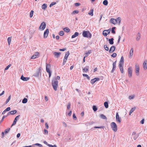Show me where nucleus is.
Masks as SVG:
<instances>
[{
    "instance_id": "obj_20",
    "label": "nucleus",
    "mask_w": 147,
    "mask_h": 147,
    "mask_svg": "<svg viewBox=\"0 0 147 147\" xmlns=\"http://www.w3.org/2000/svg\"><path fill=\"white\" fill-rule=\"evenodd\" d=\"M133 49L131 48L129 52V57L130 58H131L132 57L133 55Z\"/></svg>"
},
{
    "instance_id": "obj_62",
    "label": "nucleus",
    "mask_w": 147,
    "mask_h": 147,
    "mask_svg": "<svg viewBox=\"0 0 147 147\" xmlns=\"http://www.w3.org/2000/svg\"><path fill=\"white\" fill-rule=\"evenodd\" d=\"M73 118L75 120H76L77 119V118H76V116L75 114L74 113L73 115Z\"/></svg>"
},
{
    "instance_id": "obj_14",
    "label": "nucleus",
    "mask_w": 147,
    "mask_h": 147,
    "mask_svg": "<svg viewBox=\"0 0 147 147\" xmlns=\"http://www.w3.org/2000/svg\"><path fill=\"white\" fill-rule=\"evenodd\" d=\"M123 63L124 58L123 56H122L121 57V59L119 61V66L121 67L123 65Z\"/></svg>"
},
{
    "instance_id": "obj_4",
    "label": "nucleus",
    "mask_w": 147,
    "mask_h": 147,
    "mask_svg": "<svg viewBox=\"0 0 147 147\" xmlns=\"http://www.w3.org/2000/svg\"><path fill=\"white\" fill-rule=\"evenodd\" d=\"M51 67V65L50 64H47L46 70L49 74V77L50 78L51 75V71L50 70V68Z\"/></svg>"
},
{
    "instance_id": "obj_47",
    "label": "nucleus",
    "mask_w": 147,
    "mask_h": 147,
    "mask_svg": "<svg viewBox=\"0 0 147 147\" xmlns=\"http://www.w3.org/2000/svg\"><path fill=\"white\" fill-rule=\"evenodd\" d=\"M134 96H135L134 95H132L129 96V100H131V99H133L134 98Z\"/></svg>"
},
{
    "instance_id": "obj_46",
    "label": "nucleus",
    "mask_w": 147,
    "mask_h": 147,
    "mask_svg": "<svg viewBox=\"0 0 147 147\" xmlns=\"http://www.w3.org/2000/svg\"><path fill=\"white\" fill-rule=\"evenodd\" d=\"M115 27H113L111 29V32L113 34L115 33V31L114 30L115 29Z\"/></svg>"
},
{
    "instance_id": "obj_16",
    "label": "nucleus",
    "mask_w": 147,
    "mask_h": 147,
    "mask_svg": "<svg viewBox=\"0 0 147 147\" xmlns=\"http://www.w3.org/2000/svg\"><path fill=\"white\" fill-rule=\"evenodd\" d=\"M143 66L144 69L146 70L147 69V61L144 60L143 64Z\"/></svg>"
},
{
    "instance_id": "obj_60",
    "label": "nucleus",
    "mask_w": 147,
    "mask_h": 147,
    "mask_svg": "<svg viewBox=\"0 0 147 147\" xmlns=\"http://www.w3.org/2000/svg\"><path fill=\"white\" fill-rule=\"evenodd\" d=\"M8 115H4L3 116V117L1 120V122H2L4 120V119L7 117Z\"/></svg>"
},
{
    "instance_id": "obj_11",
    "label": "nucleus",
    "mask_w": 147,
    "mask_h": 147,
    "mask_svg": "<svg viewBox=\"0 0 147 147\" xmlns=\"http://www.w3.org/2000/svg\"><path fill=\"white\" fill-rule=\"evenodd\" d=\"M128 76L129 78L132 76V70L131 67H129L128 70Z\"/></svg>"
},
{
    "instance_id": "obj_9",
    "label": "nucleus",
    "mask_w": 147,
    "mask_h": 147,
    "mask_svg": "<svg viewBox=\"0 0 147 147\" xmlns=\"http://www.w3.org/2000/svg\"><path fill=\"white\" fill-rule=\"evenodd\" d=\"M111 32L110 29H109L107 30H104L102 34L105 36H106L108 34H109Z\"/></svg>"
},
{
    "instance_id": "obj_28",
    "label": "nucleus",
    "mask_w": 147,
    "mask_h": 147,
    "mask_svg": "<svg viewBox=\"0 0 147 147\" xmlns=\"http://www.w3.org/2000/svg\"><path fill=\"white\" fill-rule=\"evenodd\" d=\"M136 108L135 107H134L131 108L129 112V115H131V114L135 111Z\"/></svg>"
},
{
    "instance_id": "obj_34",
    "label": "nucleus",
    "mask_w": 147,
    "mask_h": 147,
    "mask_svg": "<svg viewBox=\"0 0 147 147\" xmlns=\"http://www.w3.org/2000/svg\"><path fill=\"white\" fill-rule=\"evenodd\" d=\"M94 10L93 9H91L90 10V11L89 12L88 14L89 15H90L91 16H93V12Z\"/></svg>"
},
{
    "instance_id": "obj_25",
    "label": "nucleus",
    "mask_w": 147,
    "mask_h": 147,
    "mask_svg": "<svg viewBox=\"0 0 147 147\" xmlns=\"http://www.w3.org/2000/svg\"><path fill=\"white\" fill-rule=\"evenodd\" d=\"M114 39L113 38H112L111 39H109V43L110 45H113L114 43L113 40Z\"/></svg>"
},
{
    "instance_id": "obj_19",
    "label": "nucleus",
    "mask_w": 147,
    "mask_h": 147,
    "mask_svg": "<svg viewBox=\"0 0 147 147\" xmlns=\"http://www.w3.org/2000/svg\"><path fill=\"white\" fill-rule=\"evenodd\" d=\"M115 47L114 46H112L109 50V52L110 53H113L115 50Z\"/></svg>"
},
{
    "instance_id": "obj_30",
    "label": "nucleus",
    "mask_w": 147,
    "mask_h": 147,
    "mask_svg": "<svg viewBox=\"0 0 147 147\" xmlns=\"http://www.w3.org/2000/svg\"><path fill=\"white\" fill-rule=\"evenodd\" d=\"M47 5L46 4H44L42 6V9L45 10L47 8Z\"/></svg>"
},
{
    "instance_id": "obj_23",
    "label": "nucleus",
    "mask_w": 147,
    "mask_h": 147,
    "mask_svg": "<svg viewBox=\"0 0 147 147\" xmlns=\"http://www.w3.org/2000/svg\"><path fill=\"white\" fill-rule=\"evenodd\" d=\"M141 37V34L140 33H138L137 36L136 38V40L137 41H139L140 38Z\"/></svg>"
},
{
    "instance_id": "obj_12",
    "label": "nucleus",
    "mask_w": 147,
    "mask_h": 147,
    "mask_svg": "<svg viewBox=\"0 0 147 147\" xmlns=\"http://www.w3.org/2000/svg\"><path fill=\"white\" fill-rule=\"evenodd\" d=\"M49 33V30L47 29L44 32V33L43 37L44 38H46L48 36Z\"/></svg>"
},
{
    "instance_id": "obj_37",
    "label": "nucleus",
    "mask_w": 147,
    "mask_h": 147,
    "mask_svg": "<svg viewBox=\"0 0 147 147\" xmlns=\"http://www.w3.org/2000/svg\"><path fill=\"white\" fill-rule=\"evenodd\" d=\"M119 69L120 70V71L121 73H123V65H122L121 67L119 66Z\"/></svg>"
},
{
    "instance_id": "obj_17",
    "label": "nucleus",
    "mask_w": 147,
    "mask_h": 147,
    "mask_svg": "<svg viewBox=\"0 0 147 147\" xmlns=\"http://www.w3.org/2000/svg\"><path fill=\"white\" fill-rule=\"evenodd\" d=\"M100 79L98 78H95L91 80V83L92 84H94L95 82L99 80Z\"/></svg>"
},
{
    "instance_id": "obj_58",
    "label": "nucleus",
    "mask_w": 147,
    "mask_h": 147,
    "mask_svg": "<svg viewBox=\"0 0 147 147\" xmlns=\"http://www.w3.org/2000/svg\"><path fill=\"white\" fill-rule=\"evenodd\" d=\"M11 65L9 64V65H8L5 69V70H7L9 67L11 66Z\"/></svg>"
},
{
    "instance_id": "obj_38",
    "label": "nucleus",
    "mask_w": 147,
    "mask_h": 147,
    "mask_svg": "<svg viewBox=\"0 0 147 147\" xmlns=\"http://www.w3.org/2000/svg\"><path fill=\"white\" fill-rule=\"evenodd\" d=\"M92 108L93 111L95 112L97 110V108L96 106L93 105L92 107Z\"/></svg>"
},
{
    "instance_id": "obj_49",
    "label": "nucleus",
    "mask_w": 147,
    "mask_h": 147,
    "mask_svg": "<svg viewBox=\"0 0 147 147\" xmlns=\"http://www.w3.org/2000/svg\"><path fill=\"white\" fill-rule=\"evenodd\" d=\"M71 104L70 102L68 103L67 106V108L68 110H69L70 108Z\"/></svg>"
},
{
    "instance_id": "obj_3",
    "label": "nucleus",
    "mask_w": 147,
    "mask_h": 147,
    "mask_svg": "<svg viewBox=\"0 0 147 147\" xmlns=\"http://www.w3.org/2000/svg\"><path fill=\"white\" fill-rule=\"evenodd\" d=\"M111 126L112 130L114 132H116L117 130V126L116 123L114 122L111 123Z\"/></svg>"
},
{
    "instance_id": "obj_5",
    "label": "nucleus",
    "mask_w": 147,
    "mask_h": 147,
    "mask_svg": "<svg viewBox=\"0 0 147 147\" xmlns=\"http://www.w3.org/2000/svg\"><path fill=\"white\" fill-rule=\"evenodd\" d=\"M41 69L40 68L38 69L36 72L34 74L33 76L35 77H38L40 75H41Z\"/></svg>"
},
{
    "instance_id": "obj_36",
    "label": "nucleus",
    "mask_w": 147,
    "mask_h": 147,
    "mask_svg": "<svg viewBox=\"0 0 147 147\" xmlns=\"http://www.w3.org/2000/svg\"><path fill=\"white\" fill-rule=\"evenodd\" d=\"M91 53V51L90 50L88 51V52L85 53V56L86 57H87L88 55Z\"/></svg>"
},
{
    "instance_id": "obj_42",
    "label": "nucleus",
    "mask_w": 147,
    "mask_h": 147,
    "mask_svg": "<svg viewBox=\"0 0 147 147\" xmlns=\"http://www.w3.org/2000/svg\"><path fill=\"white\" fill-rule=\"evenodd\" d=\"M108 1L107 0H105L103 2V4L105 5H107L108 4Z\"/></svg>"
},
{
    "instance_id": "obj_1",
    "label": "nucleus",
    "mask_w": 147,
    "mask_h": 147,
    "mask_svg": "<svg viewBox=\"0 0 147 147\" xmlns=\"http://www.w3.org/2000/svg\"><path fill=\"white\" fill-rule=\"evenodd\" d=\"M58 81L56 80L55 78L53 79L52 82V85L54 90L56 91L58 87Z\"/></svg>"
},
{
    "instance_id": "obj_22",
    "label": "nucleus",
    "mask_w": 147,
    "mask_h": 147,
    "mask_svg": "<svg viewBox=\"0 0 147 147\" xmlns=\"http://www.w3.org/2000/svg\"><path fill=\"white\" fill-rule=\"evenodd\" d=\"M29 79V78L24 77L23 76H22L21 77V79L24 81H27Z\"/></svg>"
},
{
    "instance_id": "obj_59",
    "label": "nucleus",
    "mask_w": 147,
    "mask_h": 147,
    "mask_svg": "<svg viewBox=\"0 0 147 147\" xmlns=\"http://www.w3.org/2000/svg\"><path fill=\"white\" fill-rule=\"evenodd\" d=\"M48 146H49V147H57V146L55 145H53L51 144H48Z\"/></svg>"
},
{
    "instance_id": "obj_53",
    "label": "nucleus",
    "mask_w": 147,
    "mask_h": 147,
    "mask_svg": "<svg viewBox=\"0 0 147 147\" xmlns=\"http://www.w3.org/2000/svg\"><path fill=\"white\" fill-rule=\"evenodd\" d=\"M34 145L36 146H38L40 147H42V144H38V143L35 144H34Z\"/></svg>"
},
{
    "instance_id": "obj_29",
    "label": "nucleus",
    "mask_w": 147,
    "mask_h": 147,
    "mask_svg": "<svg viewBox=\"0 0 147 147\" xmlns=\"http://www.w3.org/2000/svg\"><path fill=\"white\" fill-rule=\"evenodd\" d=\"M100 117L103 119H106V120H107V118L103 114H101L100 115Z\"/></svg>"
},
{
    "instance_id": "obj_18",
    "label": "nucleus",
    "mask_w": 147,
    "mask_h": 147,
    "mask_svg": "<svg viewBox=\"0 0 147 147\" xmlns=\"http://www.w3.org/2000/svg\"><path fill=\"white\" fill-rule=\"evenodd\" d=\"M17 111L16 110L11 111L8 113L7 115H14L16 113Z\"/></svg>"
},
{
    "instance_id": "obj_45",
    "label": "nucleus",
    "mask_w": 147,
    "mask_h": 147,
    "mask_svg": "<svg viewBox=\"0 0 147 147\" xmlns=\"http://www.w3.org/2000/svg\"><path fill=\"white\" fill-rule=\"evenodd\" d=\"M83 76L86 77L88 80H90V77L87 74H83Z\"/></svg>"
},
{
    "instance_id": "obj_41",
    "label": "nucleus",
    "mask_w": 147,
    "mask_h": 147,
    "mask_svg": "<svg viewBox=\"0 0 147 147\" xmlns=\"http://www.w3.org/2000/svg\"><path fill=\"white\" fill-rule=\"evenodd\" d=\"M27 99L26 98H24L22 101L23 103H26L27 102Z\"/></svg>"
},
{
    "instance_id": "obj_64",
    "label": "nucleus",
    "mask_w": 147,
    "mask_h": 147,
    "mask_svg": "<svg viewBox=\"0 0 147 147\" xmlns=\"http://www.w3.org/2000/svg\"><path fill=\"white\" fill-rule=\"evenodd\" d=\"M16 122H17L16 121L14 120L13 123V124H12V125H11V127H12L13 126L15 125L16 123Z\"/></svg>"
},
{
    "instance_id": "obj_55",
    "label": "nucleus",
    "mask_w": 147,
    "mask_h": 147,
    "mask_svg": "<svg viewBox=\"0 0 147 147\" xmlns=\"http://www.w3.org/2000/svg\"><path fill=\"white\" fill-rule=\"evenodd\" d=\"M67 58H64V59H63V65H64L65 64V63L67 61Z\"/></svg>"
},
{
    "instance_id": "obj_56",
    "label": "nucleus",
    "mask_w": 147,
    "mask_h": 147,
    "mask_svg": "<svg viewBox=\"0 0 147 147\" xmlns=\"http://www.w3.org/2000/svg\"><path fill=\"white\" fill-rule=\"evenodd\" d=\"M117 56V54L115 53H113L111 55V57H115Z\"/></svg>"
},
{
    "instance_id": "obj_31",
    "label": "nucleus",
    "mask_w": 147,
    "mask_h": 147,
    "mask_svg": "<svg viewBox=\"0 0 147 147\" xmlns=\"http://www.w3.org/2000/svg\"><path fill=\"white\" fill-rule=\"evenodd\" d=\"M69 55V51L66 52L65 53V56L64 57V58H67H67H68Z\"/></svg>"
},
{
    "instance_id": "obj_6",
    "label": "nucleus",
    "mask_w": 147,
    "mask_h": 147,
    "mask_svg": "<svg viewBox=\"0 0 147 147\" xmlns=\"http://www.w3.org/2000/svg\"><path fill=\"white\" fill-rule=\"evenodd\" d=\"M140 68L139 65L137 64H136L135 65V73L136 75L138 76L139 75Z\"/></svg>"
},
{
    "instance_id": "obj_44",
    "label": "nucleus",
    "mask_w": 147,
    "mask_h": 147,
    "mask_svg": "<svg viewBox=\"0 0 147 147\" xmlns=\"http://www.w3.org/2000/svg\"><path fill=\"white\" fill-rule=\"evenodd\" d=\"M79 13V11L77 10H75L72 13V14H77Z\"/></svg>"
},
{
    "instance_id": "obj_13",
    "label": "nucleus",
    "mask_w": 147,
    "mask_h": 147,
    "mask_svg": "<svg viewBox=\"0 0 147 147\" xmlns=\"http://www.w3.org/2000/svg\"><path fill=\"white\" fill-rule=\"evenodd\" d=\"M133 138L134 140H136L139 136L138 134H136L135 132H134L132 134Z\"/></svg>"
},
{
    "instance_id": "obj_50",
    "label": "nucleus",
    "mask_w": 147,
    "mask_h": 147,
    "mask_svg": "<svg viewBox=\"0 0 147 147\" xmlns=\"http://www.w3.org/2000/svg\"><path fill=\"white\" fill-rule=\"evenodd\" d=\"M116 61H115L113 63V68L115 69L116 68Z\"/></svg>"
},
{
    "instance_id": "obj_51",
    "label": "nucleus",
    "mask_w": 147,
    "mask_h": 147,
    "mask_svg": "<svg viewBox=\"0 0 147 147\" xmlns=\"http://www.w3.org/2000/svg\"><path fill=\"white\" fill-rule=\"evenodd\" d=\"M64 34V32L63 31H61L59 32V35L60 36H63Z\"/></svg>"
},
{
    "instance_id": "obj_48",
    "label": "nucleus",
    "mask_w": 147,
    "mask_h": 147,
    "mask_svg": "<svg viewBox=\"0 0 147 147\" xmlns=\"http://www.w3.org/2000/svg\"><path fill=\"white\" fill-rule=\"evenodd\" d=\"M11 98V95H10L9 96L7 100H6V101L5 102V104H7L8 102L9 101V100H10Z\"/></svg>"
},
{
    "instance_id": "obj_43",
    "label": "nucleus",
    "mask_w": 147,
    "mask_h": 147,
    "mask_svg": "<svg viewBox=\"0 0 147 147\" xmlns=\"http://www.w3.org/2000/svg\"><path fill=\"white\" fill-rule=\"evenodd\" d=\"M56 4V3L55 2H52L49 5L50 7H51L53 6V5H55Z\"/></svg>"
},
{
    "instance_id": "obj_7",
    "label": "nucleus",
    "mask_w": 147,
    "mask_h": 147,
    "mask_svg": "<svg viewBox=\"0 0 147 147\" xmlns=\"http://www.w3.org/2000/svg\"><path fill=\"white\" fill-rule=\"evenodd\" d=\"M46 24L45 22H42L40 25V26L39 28V29L41 31L43 30L46 27Z\"/></svg>"
},
{
    "instance_id": "obj_39",
    "label": "nucleus",
    "mask_w": 147,
    "mask_h": 147,
    "mask_svg": "<svg viewBox=\"0 0 147 147\" xmlns=\"http://www.w3.org/2000/svg\"><path fill=\"white\" fill-rule=\"evenodd\" d=\"M34 11L33 10H31L30 11V18H31L32 17L33 15Z\"/></svg>"
},
{
    "instance_id": "obj_21",
    "label": "nucleus",
    "mask_w": 147,
    "mask_h": 147,
    "mask_svg": "<svg viewBox=\"0 0 147 147\" xmlns=\"http://www.w3.org/2000/svg\"><path fill=\"white\" fill-rule=\"evenodd\" d=\"M116 19L113 18H111L110 20V22L111 23L114 24H116Z\"/></svg>"
},
{
    "instance_id": "obj_32",
    "label": "nucleus",
    "mask_w": 147,
    "mask_h": 147,
    "mask_svg": "<svg viewBox=\"0 0 147 147\" xmlns=\"http://www.w3.org/2000/svg\"><path fill=\"white\" fill-rule=\"evenodd\" d=\"M64 31L67 32H69L70 31V29L67 27H65L63 29Z\"/></svg>"
},
{
    "instance_id": "obj_8",
    "label": "nucleus",
    "mask_w": 147,
    "mask_h": 147,
    "mask_svg": "<svg viewBox=\"0 0 147 147\" xmlns=\"http://www.w3.org/2000/svg\"><path fill=\"white\" fill-rule=\"evenodd\" d=\"M40 53L39 52H35L34 54L32 56L31 59H34L38 58L39 57Z\"/></svg>"
},
{
    "instance_id": "obj_57",
    "label": "nucleus",
    "mask_w": 147,
    "mask_h": 147,
    "mask_svg": "<svg viewBox=\"0 0 147 147\" xmlns=\"http://www.w3.org/2000/svg\"><path fill=\"white\" fill-rule=\"evenodd\" d=\"M62 123L63 124V126L65 127H67V124L64 122H62Z\"/></svg>"
},
{
    "instance_id": "obj_2",
    "label": "nucleus",
    "mask_w": 147,
    "mask_h": 147,
    "mask_svg": "<svg viewBox=\"0 0 147 147\" xmlns=\"http://www.w3.org/2000/svg\"><path fill=\"white\" fill-rule=\"evenodd\" d=\"M82 35L84 37L89 38H91L92 36L91 33L88 31H84L82 32Z\"/></svg>"
},
{
    "instance_id": "obj_52",
    "label": "nucleus",
    "mask_w": 147,
    "mask_h": 147,
    "mask_svg": "<svg viewBox=\"0 0 147 147\" xmlns=\"http://www.w3.org/2000/svg\"><path fill=\"white\" fill-rule=\"evenodd\" d=\"M104 48L105 50L107 51L109 50V48L107 47V45H105L104 46Z\"/></svg>"
},
{
    "instance_id": "obj_61",
    "label": "nucleus",
    "mask_w": 147,
    "mask_h": 147,
    "mask_svg": "<svg viewBox=\"0 0 147 147\" xmlns=\"http://www.w3.org/2000/svg\"><path fill=\"white\" fill-rule=\"evenodd\" d=\"M80 3H76L75 4V6L77 7L80 6Z\"/></svg>"
},
{
    "instance_id": "obj_33",
    "label": "nucleus",
    "mask_w": 147,
    "mask_h": 147,
    "mask_svg": "<svg viewBox=\"0 0 147 147\" xmlns=\"http://www.w3.org/2000/svg\"><path fill=\"white\" fill-rule=\"evenodd\" d=\"M11 37H9L7 39V41L8 42L9 45H10L11 42Z\"/></svg>"
},
{
    "instance_id": "obj_35",
    "label": "nucleus",
    "mask_w": 147,
    "mask_h": 147,
    "mask_svg": "<svg viewBox=\"0 0 147 147\" xmlns=\"http://www.w3.org/2000/svg\"><path fill=\"white\" fill-rule=\"evenodd\" d=\"M10 129V128H8L7 129H5L4 131L5 134H6L8 133L9 132Z\"/></svg>"
},
{
    "instance_id": "obj_27",
    "label": "nucleus",
    "mask_w": 147,
    "mask_h": 147,
    "mask_svg": "<svg viewBox=\"0 0 147 147\" xmlns=\"http://www.w3.org/2000/svg\"><path fill=\"white\" fill-rule=\"evenodd\" d=\"M121 20V18L120 17L118 18L117 19H116V23H118L119 24L120 23Z\"/></svg>"
},
{
    "instance_id": "obj_54",
    "label": "nucleus",
    "mask_w": 147,
    "mask_h": 147,
    "mask_svg": "<svg viewBox=\"0 0 147 147\" xmlns=\"http://www.w3.org/2000/svg\"><path fill=\"white\" fill-rule=\"evenodd\" d=\"M20 116V115H19L17 116H16V118H15V119H14V120L15 121H17V120L19 118V117Z\"/></svg>"
},
{
    "instance_id": "obj_63",
    "label": "nucleus",
    "mask_w": 147,
    "mask_h": 147,
    "mask_svg": "<svg viewBox=\"0 0 147 147\" xmlns=\"http://www.w3.org/2000/svg\"><path fill=\"white\" fill-rule=\"evenodd\" d=\"M4 134H5V133L4 132H2V133H1V138H3L4 137Z\"/></svg>"
},
{
    "instance_id": "obj_24",
    "label": "nucleus",
    "mask_w": 147,
    "mask_h": 147,
    "mask_svg": "<svg viewBox=\"0 0 147 147\" xmlns=\"http://www.w3.org/2000/svg\"><path fill=\"white\" fill-rule=\"evenodd\" d=\"M89 68V67L87 66H86L83 69V72H86L88 70V69Z\"/></svg>"
},
{
    "instance_id": "obj_15",
    "label": "nucleus",
    "mask_w": 147,
    "mask_h": 147,
    "mask_svg": "<svg viewBox=\"0 0 147 147\" xmlns=\"http://www.w3.org/2000/svg\"><path fill=\"white\" fill-rule=\"evenodd\" d=\"M61 54L60 52H54L53 53L54 57L56 58H58L60 57Z\"/></svg>"
},
{
    "instance_id": "obj_40",
    "label": "nucleus",
    "mask_w": 147,
    "mask_h": 147,
    "mask_svg": "<svg viewBox=\"0 0 147 147\" xmlns=\"http://www.w3.org/2000/svg\"><path fill=\"white\" fill-rule=\"evenodd\" d=\"M104 105L106 108H107L108 107V104L107 102H104Z\"/></svg>"
},
{
    "instance_id": "obj_26",
    "label": "nucleus",
    "mask_w": 147,
    "mask_h": 147,
    "mask_svg": "<svg viewBox=\"0 0 147 147\" xmlns=\"http://www.w3.org/2000/svg\"><path fill=\"white\" fill-rule=\"evenodd\" d=\"M78 34H78V32H76L74 35H73L72 36L71 38H75V37L78 36Z\"/></svg>"
},
{
    "instance_id": "obj_10",
    "label": "nucleus",
    "mask_w": 147,
    "mask_h": 147,
    "mask_svg": "<svg viewBox=\"0 0 147 147\" xmlns=\"http://www.w3.org/2000/svg\"><path fill=\"white\" fill-rule=\"evenodd\" d=\"M116 121L119 123H120L121 122V118L119 117L118 113H117L116 114Z\"/></svg>"
}]
</instances>
